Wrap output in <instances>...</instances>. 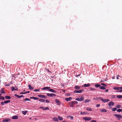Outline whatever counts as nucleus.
Instances as JSON below:
<instances>
[{
  "label": "nucleus",
  "mask_w": 122,
  "mask_h": 122,
  "mask_svg": "<svg viewBox=\"0 0 122 122\" xmlns=\"http://www.w3.org/2000/svg\"><path fill=\"white\" fill-rule=\"evenodd\" d=\"M117 111L118 112H122V109H118L117 110Z\"/></svg>",
  "instance_id": "37"
},
{
  "label": "nucleus",
  "mask_w": 122,
  "mask_h": 122,
  "mask_svg": "<svg viewBox=\"0 0 122 122\" xmlns=\"http://www.w3.org/2000/svg\"><path fill=\"white\" fill-rule=\"evenodd\" d=\"M58 118L60 121H62L63 120L62 117L59 116L58 117Z\"/></svg>",
  "instance_id": "29"
},
{
  "label": "nucleus",
  "mask_w": 122,
  "mask_h": 122,
  "mask_svg": "<svg viewBox=\"0 0 122 122\" xmlns=\"http://www.w3.org/2000/svg\"><path fill=\"white\" fill-rule=\"evenodd\" d=\"M0 99H1L3 100H5V98L3 97H0Z\"/></svg>",
  "instance_id": "40"
},
{
  "label": "nucleus",
  "mask_w": 122,
  "mask_h": 122,
  "mask_svg": "<svg viewBox=\"0 0 122 122\" xmlns=\"http://www.w3.org/2000/svg\"><path fill=\"white\" fill-rule=\"evenodd\" d=\"M18 118V117L16 116H13L12 117V119H17Z\"/></svg>",
  "instance_id": "16"
},
{
  "label": "nucleus",
  "mask_w": 122,
  "mask_h": 122,
  "mask_svg": "<svg viewBox=\"0 0 122 122\" xmlns=\"http://www.w3.org/2000/svg\"><path fill=\"white\" fill-rule=\"evenodd\" d=\"M117 109L116 108H113L112 109V111H115L117 110Z\"/></svg>",
  "instance_id": "38"
},
{
  "label": "nucleus",
  "mask_w": 122,
  "mask_h": 122,
  "mask_svg": "<svg viewBox=\"0 0 122 122\" xmlns=\"http://www.w3.org/2000/svg\"><path fill=\"white\" fill-rule=\"evenodd\" d=\"M53 121H58V120L56 117H54L53 118Z\"/></svg>",
  "instance_id": "24"
},
{
  "label": "nucleus",
  "mask_w": 122,
  "mask_h": 122,
  "mask_svg": "<svg viewBox=\"0 0 122 122\" xmlns=\"http://www.w3.org/2000/svg\"><path fill=\"white\" fill-rule=\"evenodd\" d=\"M114 116H115L118 120H120V119L122 118V116L120 114H115Z\"/></svg>",
  "instance_id": "1"
},
{
  "label": "nucleus",
  "mask_w": 122,
  "mask_h": 122,
  "mask_svg": "<svg viewBox=\"0 0 122 122\" xmlns=\"http://www.w3.org/2000/svg\"><path fill=\"white\" fill-rule=\"evenodd\" d=\"M50 102L49 101H48V100H46V102H47V103H49Z\"/></svg>",
  "instance_id": "54"
},
{
  "label": "nucleus",
  "mask_w": 122,
  "mask_h": 122,
  "mask_svg": "<svg viewBox=\"0 0 122 122\" xmlns=\"http://www.w3.org/2000/svg\"><path fill=\"white\" fill-rule=\"evenodd\" d=\"M29 92H30L28 91H27V92H25V94H26L27 93H29Z\"/></svg>",
  "instance_id": "52"
},
{
  "label": "nucleus",
  "mask_w": 122,
  "mask_h": 122,
  "mask_svg": "<svg viewBox=\"0 0 122 122\" xmlns=\"http://www.w3.org/2000/svg\"><path fill=\"white\" fill-rule=\"evenodd\" d=\"M62 122H67L66 121H62Z\"/></svg>",
  "instance_id": "63"
},
{
  "label": "nucleus",
  "mask_w": 122,
  "mask_h": 122,
  "mask_svg": "<svg viewBox=\"0 0 122 122\" xmlns=\"http://www.w3.org/2000/svg\"><path fill=\"white\" fill-rule=\"evenodd\" d=\"M69 117H71V119H73V117L72 116H69Z\"/></svg>",
  "instance_id": "53"
},
{
  "label": "nucleus",
  "mask_w": 122,
  "mask_h": 122,
  "mask_svg": "<svg viewBox=\"0 0 122 122\" xmlns=\"http://www.w3.org/2000/svg\"><path fill=\"white\" fill-rule=\"evenodd\" d=\"M84 91V90H75L74 91V92L75 93H81L82 92V91Z\"/></svg>",
  "instance_id": "5"
},
{
  "label": "nucleus",
  "mask_w": 122,
  "mask_h": 122,
  "mask_svg": "<svg viewBox=\"0 0 122 122\" xmlns=\"http://www.w3.org/2000/svg\"><path fill=\"white\" fill-rule=\"evenodd\" d=\"M90 85L89 84H84L83 85V86L84 87H87L89 86Z\"/></svg>",
  "instance_id": "20"
},
{
  "label": "nucleus",
  "mask_w": 122,
  "mask_h": 122,
  "mask_svg": "<svg viewBox=\"0 0 122 122\" xmlns=\"http://www.w3.org/2000/svg\"><path fill=\"white\" fill-rule=\"evenodd\" d=\"M4 103L7 104L10 102V101L9 100H6L4 101Z\"/></svg>",
  "instance_id": "25"
},
{
  "label": "nucleus",
  "mask_w": 122,
  "mask_h": 122,
  "mask_svg": "<svg viewBox=\"0 0 122 122\" xmlns=\"http://www.w3.org/2000/svg\"><path fill=\"white\" fill-rule=\"evenodd\" d=\"M20 94H25V92H21V93H20Z\"/></svg>",
  "instance_id": "59"
},
{
  "label": "nucleus",
  "mask_w": 122,
  "mask_h": 122,
  "mask_svg": "<svg viewBox=\"0 0 122 122\" xmlns=\"http://www.w3.org/2000/svg\"><path fill=\"white\" fill-rule=\"evenodd\" d=\"M4 89L3 88H2L0 91L1 93H5V92L4 91Z\"/></svg>",
  "instance_id": "22"
},
{
  "label": "nucleus",
  "mask_w": 122,
  "mask_h": 122,
  "mask_svg": "<svg viewBox=\"0 0 122 122\" xmlns=\"http://www.w3.org/2000/svg\"><path fill=\"white\" fill-rule=\"evenodd\" d=\"M86 110H88L89 111H92V109L90 108H89L87 107L86 108Z\"/></svg>",
  "instance_id": "33"
},
{
  "label": "nucleus",
  "mask_w": 122,
  "mask_h": 122,
  "mask_svg": "<svg viewBox=\"0 0 122 122\" xmlns=\"http://www.w3.org/2000/svg\"><path fill=\"white\" fill-rule=\"evenodd\" d=\"M98 98L99 99H100L104 103L108 102L110 101L109 99H103L101 97H100Z\"/></svg>",
  "instance_id": "3"
},
{
  "label": "nucleus",
  "mask_w": 122,
  "mask_h": 122,
  "mask_svg": "<svg viewBox=\"0 0 122 122\" xmlns=\"http://www.w3.org/2000/svg\"><path fill=\"white\" fill-rule=\"evenodd\" d=\"M113 89L116 90H118V91H119V89H122V87H115L113 88Z\"/></svg>",
  "instance_id": "9"
},
{
  "label": "nucleus",
  "mask_w": 122,
  "mask_h": 122,
  "mask_svg": "<svg viewBox=\"0 0 122 122\" xmlns=\"http://www.w3.org/2000/svg\"><path fill=\"white\" fill-rule=\"evenodd\" d=\"M46 69L47 71H48V72L49 71L48 69Z\"/></svg>",
  "instance_id": "60"
},
{
  "label": "nucleus",
  "mask_w": 122,
  "mask_h": 122,
  "mask_svg": "<svg viewBox=\"0 0 122 122\" xmlns=\"http://www.w3.org/2000/svg\"><path fill=\"white\" fill-rule=\"evenodd\" d=\"M114 104V102L112 101L111 102L108 103V105L109 106H113Z\"/></svg>",
  "instance_id": "13"
},
{
  "label": "nucleus",
  "mask_w": 122,
  "mask_h": 122,
  "mask_svg": "<svg viewBox=\"0 0 122 122\" xmlns=\"http://www.w3.org/2000/svg\"><path fill=\"white\" fill-rule=\"evenodd\" d=\"M15 97H18L19 98L24 97V96L22 95H21V96H19V95H17V94H15Z\"/></svg>",
  "instance_id": "14"
},
{
  "label": "nucleus",
  "mask_w": 122,
  "mask_h": 122,
  "mask_svg": "<svg viewBox=\"0 0 122 122\" xmlns=\"http://www.w3.org/2000/svg\"><path fill=\"white\" fill-rule=\"evenodd\" d=\"M116 96L114 95H112V97L113 98H115L116 97Z\"/></svg>",
  "instance_id": "46"
},
{
  "label": "nucleus",
  "mask_w": 122,
  "mask_h": 122,
  "mask_svg": "<svg viewBox=\"0 0 122 122\" xmlns=\"http://www.w3.org/2000/svg\"><path fill=\"white\" fill-rule=\"evenodd\" d=\"M4 102H1V104L2 105H4Z\"/></svg>",
  "instance_id": "48"
},
{
  "label": "nucleus",
  "mask_w": 122,
  "mask_h": 122,
  "mask_svg": "<svg viewBox=\"0 0 122 122\" xmlns=\"http://www.w3.org/2000/svg\"><path fill=\"white\" fill-rule=\"evenodd\" d=\"M11 88V90L12 91H13L15 90V88L14 87H13V86Z\"/></svg>",
  "instance_id": "45"
},
{
  "label": "nucleus",
  "mask_w": 122,
  "mask_h": 122,
  "mask_svg": "<svg viewBox=\"0 0 122 122\" xmlns=\"http://www.w3.org/2000/svg\"><path fill=\"white\" fill-rule=\"evenodd\" d=\"M115 77L114 76H113L112 77V79H114L115 78Z\"/></svg>",
  "instance_id": "62"
},
{
  "label": "nucleus",
  "mask_w": 122,
  "mask_h": 122,
  "mask_svg": "<svg viewBox=\"0 0 122 122\" xmlns=\"http://www.w3.org/2000/svg\"><path fill=\"white\" fill-rule=\"evenodd\" d=\"M117 98H122V95H117Z\"/></svg>",
  "instance_id": "32"
},
{
  "label": "nucleus",
  "mask_w": 122,
  "mask_h": 122,
  "mask_svg": "<svg viewBox=\"0 0 122 122\" xmlns=\"http://www.w3.org/2000/svg\"><path fill=\"white\" fill-rule=\"evenodd\" d=\"M108 89H106V90H105V91L106 92H108Z\"/></svg>",
  "instance_id": "56"
},
{
  "label": "nucleus",
  "mask_w": 122,
  "mask_h": 122,
  "mask_svg": "<svg viewBox=\"0 0 122 122\" xmlns=\"http://www.w3.org/2000/svg\"><path fill=\"white\" fill-rule=\"evenodd\" d=\"M101 112H107V110L106 109H101L100 110Z\"/></svg>",
  "instance_id": "17"
},
{
  "label": "nucleus",
  "mask_w": 122,
  "mask_h": 122,
  "mask_svg": "<svg viewBox=\"0 0 122 122\" xmlns=\"http://www.w3.org/2000/svg\"><path fill=\"white\" fill-rule=\"evenodd\" d=\"M47 96L48 97H54L56 96V95L54 93H47L46 94Z\"/></svg>",
  "instance_id": "2"
},
{
  "label": "nucleus",
  "mask_w": 122,
  "mask_h": 122,
  "mask_svg": "<svg viewBox=\"0 0 122 122\" xmlns=\"http://www.w3.org/2000/svg\"><path fill=\"white\" fill-rule=\"evenodd\" d=\"M38 97L40 98H46V97L44 95H38L37 96Z\"/></svg>",
  "instance_id": "7"
},
{
  "label": "nucleus",
  "mask_w": 122,
  "mask_h": 122,
  "mask_svg": "<svg viewBox=\"0 0 122 122\" xmlns=\"http://www.w3.org/2000/svg\"><path fill=\"white\" fill-rule=\"evenodd\" d=\"M72 98L71 97H70L69 98H66L65 99V100L67 101H70L72 100Z\"/></svg>",
  "instance_id": "15"
},
{
  "label": "nucleus",
  "mask_w": 122,
  "mask_h": 122,
  "mask_svg": "<svg viewBox=\"0 0 122 122\" xmlns=\"http://www.w3.org/2000/svg\"><path fill=\"white\" fill-rule=\"evenodd\" d=\"M28 86L29 87V89H30V90H32L34 89V87L31 86L30 85H28Z\"/></svg>",
  "instance_id": "21"
},
{
  "label": "nucleus",
  "mask_w": 122,
  "mask_h": 122,
  "mask_svg": "<svg viewBox=\"0 0 122 122\" xmlns=\"http://www.w3.org/2000/svg\"><path fill=\"white\" fill-rule=\"evenodd\" d=\"M75 88L76 89H79L80 88V87L79 86H75Z\"/></svg>",
  "instance_id": "28"
},
{
  "label": "nucleus",
  "mask_w": 122,
  "mask_h": 122,
  "mask_svg": "<svg viewBox=\"0 0 122 122\" xmlns=\"http://www.w3.org/2000/svg\"><path fill=\"white\" fill-rule=\"evenodd\" d=\"M76 100L78 101H80V99L79 98H77L76 99Z\"/></svg>",
  "instance_id": "43"
},
{
  "label": "nucleus",
  "mask_w": 122,
  "mask_h": 122,
  "mask_svg": "<svg viewBox=\"0 0 122 122\" xmlns=\"http://www.w3.org/2000/svg\"><path fill=\"white\" fill-rule=\"evenodd\" d=\"M30 99H29L28 98H27L25 99H24L23 100V102H25L26 101H30Z\"/></svg>",
  "instance_id": "27"
},
{
  "label": "nucleus",
  "mask_w": 122,
  "mask_h": 122,
  "mask_svg": "<svg viewBox=\"0 0 122 122\" xmlns=\"http://www.w3.org/2000/svg\"><path fill=\"white\" fill-rule=\"evenodd\" d=\"M28 111H22V114H23L25 115L26 114V113Z\"/></svg>",
  "instance_id": "30"
},
{
  "label": "nucleus",
  "mask_w": 122,
  "mask_h": 122,
  "mask_svg": "<svg viewBox=\"0 0 122 122\" xmlns=\"http://www.w3.org/2000/svg\"><path fill=\"white\" fill-rule=\"evenodd\" d=\"M91 122H97V121L96 120H92L91 121Z\"/></svg>",
  "instance_id": "49"
},
{
  "label": "nucleus",
  "mask_w": 122,
  "mask_h": 122,
  "mask_svg": "<svg viewBox=\"0 0 122 122\" xmlns=\"http://www.w3.org/2000/svg\"><path fill=\"white\" fill-rule=\"evenodd\" d=\"M34 91L35 92H39L40 91V89H35Z\"/></svg>",
  "instance_id": "44"
},
{
  "label": "nucleus",
  "mask_w": 122,
  "mask_h": 122,
  "mask_svg": "<svg viewBox=\"0 0 122 122\" xmlns=\"http://www.w3.org/2000/svg\"><path fill=\"white\" fill-rule=\"evenodd\" d=\"M48 90L51 92H52L55 93L56 92V91L52 89H50V88Z\"/></svg>",
  "instance_id": "11"
},
{
  "label": "nucleus",
  "mask_w": 122,
  "mask_h": 122,
  "mask_svg": "<svg viewBox=\"0 0 122 122\" xmlns=\"http://www.w3.org/2000/svg\"><path fill=\"white\" fill-rule=\"evenodd\" d=\"M84 100V98L83 97H81L80 99V101H82Z\"/></svg>",
  "instance_id": "41"
},
{
  "label": "nucleus",
  "mask_w": 122,
  "mask_h": 122,
  "mask_svg": "<svg viewBox=\"0 0 122 122\" xmlns=\"http://www.w3.org/2000/svg\"><path fill=\"white\" fill-rule=\"evenodd\" d=\"M118 92H122V89H119V91H118Z\"/></svg>",
  "instance_id": "55"
},
{
  "label": "nucleus",
  "mask_w": 122,
  "mask_h": 122,
  "mask_svg": "<svg viewBox=\"0 0 122 122\" xmlns=\"http://www.w3.org/2000/svg\"><path fill=\"white\" fill-rule=\"evenodd\" d=\"M101 85H102V86H106V85L105 84H104V83H102L101 84Z\"/></svg>",
  "instance_id": "47"
},
{
  "label": "nucleus",
  "mask_w": 122,
  "mask_h": 122,
  "mask_svg": "<svg viewBox=\"0 0 122 122\" xmlns=\"http://www.w3.org/2000/svg\"><path fill=\"white\" fill-rule=\"evenodd\" d=\"M5 98L7 99H10L11 98V97L10 96H5Z\"/></svg>",
  "instance_id": "19"
},
{
  "label": "nucleus",
  "mask_w": 122,
  "mask_h": 122,
  "mask_svg": "<svg viewBox=\"0 0 122 122\" xmlns=\"http://www.w3.org/2000/svg\"><path fill=\"white\" fill-rule=\"evenodd\" d=\"M117 79H119V78L118 77V76H117Z\"/></svg>",
  "instance_id": "64"
},
{
  "label": "nucleus",
  "mask_w": 122,
  "mask_h": 122,
  "mask_svg": "<svg viewBox=\"0 0 122 122\" xmlns=\"http://www.w3.org/2000/svg\"><path fill=\"white\" fill-rule=\"evenodd\" d=\"M88 114V113L85 112H81V114L83 115L85 114Z\"/></svg>",
  "instance_id": "35"
},
{
  "label": "nucleus",
  "mask_w": 122,
  "mask_h": 122,
  "mask_svg": "<svg viewBox=\"0 0 122 122\" xmlns=\"http://www.w3.org/2000/svg\"><path fill=\"white\" fill-rule=\"evenodd\" d=\"M101 86V85L100 84H96L95 85V87H100Z\"/></svg>",
  "instance_id": "34"
},
{
  "label": "nucleus",
  "mask_w": 122,
  "mask_h": 122,
  "mask_svg": "<svg viewBox=\"0 0 122 122\" xmlns=\"http://www.w3.org/2000/svg\"><path fill=\"white\" fill-rule=\"evenodd\" d=\"M55 101L56 103L59 105L61 104V102L58 99H56L55 100Z\"/></svg>",
  "instance_id": "8"
},
{
  "label": "nucleus",
  "mask_w": 122,
  "mask_h": 122,
  "mask_svg": "<svg viewBox=\"0 0 122 122\" xmlns=\"http://www.w3.org/2000/svg\"><path fill=\"white\" fill-rule=\"evenodd\" d=\"M10 120L8 119H4L3 120V122H8Z\"/></svg>",
  "instance_id": "26"
},
{
  "label": "nucleus",
  "mask_w": 122,
  "mask_h": 122,
  "mask_svg": "<svg viewBox=\"0 0 122 122\" xmlns=\"http://www.w3.org/2000/svg\"><path fill=\"white\" fill-rule=\"evenodd\" d=\"M90 89L92 91H94L96 90V89L95 88H93L92 87H91L90 88Z\"/></svg>",
  "instance_id": "42"
},
{
  "label": "nucleus",
  "mask_w": 122,
  "mask_h": 122,
  "mask_svg": "<svg viewBox=\"0 0 122 122\" xmlns=\"http://www.w3.org/2000/svg\"><path fill=\"white\" fill-rule=\"evenodd\" d=\"M73 102H74V104H77L78 103V102L77 101H74Z\"/></svg>",
  "instance_id": "51"
},
{
  "label": "nucleus",
  "mask_w": 122,
  "mask_h": 122,
  "mask_svg": "<svg viewBox=\"0 0 122 122\" xmlns=\"http://www.w3.org/2000/svg\"><path fill=\"white\" fill-rule=\"evenodd\" d=\"M100 88L102 89H106V88L103 86H100Z\"/></svg>",
  "instance_id": "31"
},
{
  "label": "nucleus",
  "mask_w": 122,
  "mask_h": 122,
  "mask_svg": "<svg viewBox=\"0 0 122 122\" xmlns=\"http://www.w3.org/2000/svg\"><path fill=\"white\" fill-rule=\"evenodd\" d=\"M30 98L31 99H33L34 100H38L39 99V98L34 97H30Z\"/></svg>",
  "instance_id": "12"
},
{
  "label": "nucleus",
  "mask_w": 122,
  "mask_h": 122,
  "mask_svg": "<svg viewBox=\"0 0 122 122\" xmlns=\"http://www.w3.org/2000/svg\"><path fill=\"white\" fill-rule=\"evenodd\" d=\"M50 88V87H45L42 88L43 90H45L48 89V90Z\"/></svg>",
  "instance_id": "18"
},
{
  "label": "nucleus",
  "mask_w": 122,
  "mask_h": 122,
  "mask_svg": "<svg viewBox=\"0 0 122 122\" xmlns=\"http://www.w3.org/2000/svg\"><path fill=\"white\" fill-rule=\"evenodd\" d=\"M90 100L89 99H86L85 101V102L86 103L90 101Z\"/></svg>",
  "instance_id": "39"
},
{
  "label": "nucleus",
  "mask_w": 122,
  "mask_h": 122,
  "mask_svg": "<svg viewBox=\"0 0 122 122\" xmlns=\"http://www.w3.org/2000/svg\"><path fill=\"white\" fill-rule=\"evenodd\" d=\"M116 107L117 108H120L121 107V106L120 105L118 104L117 105Z\"/></svg>",
  "instance_id": "36"
},
{
  "label": "nucleus",
  "mask_w": 122,
  "mask_h": 122,
  "mask_svg": "<svg viewBox=\"0 0 122 122\" xmlns=\"http://www.w3.org/2000/svg\"><path fill=\"white\" fill-rule=\"evenodd\" d=\"M14 90H15H15L17 91L18 90V89H15Z\"/></svg>",
  "instance_id": "61"
},
{
  "label": "nucleus",
  "mask_w": 122,
  "mask_h": 122,
  "mask_svg": "<svg viewBox=\"0 0 122 122\" xmlns=\"http://www.w3.org/2000/svg\"><path fill=\"white\" fill-rule=\"evenodd\" d=\"M70 107H73L74 104V102L71 101L69 103Z\"/></svg>",
  "instance_id": "6"
},
{
  "label": "nucleus",
  "mask_w": 122,
  "mask_h": 122,
  "mask_svg": "<svg viewBox=\"0 0 122 122\" xmlns=\"http://www.w3.org/2000/svg\"><path fill=\"white\" fill-rule=\"evenodd\" d=\"M10 85V84H8L7 85H5V86H9Z\"/></svg>",
  "instance_id": "50"
},
{
  "label": "nucleus",
  "mask_w": 122,
  "mask_h": 122,
  "mask_svg": "<svg viewBox=\"0 0 122 122\" xmlns=\"http://www.w3.org/2000/svg\"><path fill=\"white\" fill-rule=\"evenodd\" d=\"M41 108L43 110H45L46 109H48V110H49V107H41L39 108Z\"/></svg>",
  "instance_id": "10"
},
{
  "label": "nucleus",
  "mask_w": 122,
  "mask_h": 122,
  "mask_svg": "<svg viewBox=\"0 0 122 122\" xmlns=\"http://www.w3.org/2000/svg\"><path fill=\"white\" fill-rule=\"evenodd\" d=\"M82 118L83 120H85L89 121L91 120V118L88 117H83Z\"/></svg>",
  "instance_id": "4"
},
{
  "label": "nucleus",
  "mask_w": 122,
  "mask_h": 122,
  "mask_svg": "<svg viewBox=\"0 0 122 122\" xmlns=\"http://www.w3.org/2000/svg\"><path fill=\"white\" fill-rule=\"evenodd\" d=\"M39 101L40 102H45V100L44 99H43L40 98L39 99Z\"/></svg>",
  "instance_id": "23"
},
{
  "label": "nucleus",
  "mask_w": 122,
  "mask_h": 122,
  "mask_svg": "<svg viewBox=\"0 0 122 122\" xmlns=\"http://www.w3.org/2000/svg\"><path fill=\"white\" fill-rule=\"evenodd\" d=\"M61 91L64 92H65V91L63 89H62Z\"/></svg>",
  "instance_id": "58"
},
{
  "label": "nucleus",
  "mask_w": 122,
  "mask_h": 122,
  "mask_svg": "<svg viewBox=\"0 0 122 122\" xmlns=\"http://www.w3.org/2000/svg\"><path fill=\"white\" fill-rule=\"evenodd\" d=\"M100 106V104H97V105L96 106L97 107H99Z\"/></svg>",
  "instance_id": "57"
}]
</instances>
